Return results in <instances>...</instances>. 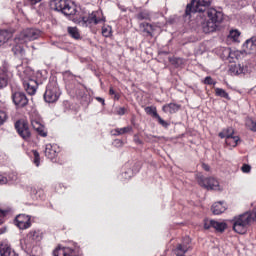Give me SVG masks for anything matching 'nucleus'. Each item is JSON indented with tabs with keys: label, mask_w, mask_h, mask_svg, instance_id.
I'll list each match as a JSON object with an SVG mask.
<instances>
[{
	"label": "nucleus",
	"mask_w": 256,
	"mask_h": 256,
	"mask_svg": "<svg viewBox=\"0 0 256 256\" xmlns=\"http://www.w3.org/2000/svg\"><path fill=\"white\" fill-rule=\"evenodd\" d=\"M201 17H205V21L201 23L203 33H215L223 21V12L210 8Z\"/></svg>",
	"instance_id": "nucleus-1"
},
{
	"label": "nucleus",
	"mask_w": 256,
	"mask_h": 256,
	"mask_svg": "<svg viewBox=\"0 0 256 256\" xmlns=\"http://www.w3.org/2000/svg\"><path fill=\"white\" fill-rule=\"evenodd\" d=\"M253 221H256V210L236 216L233 219V231L239 235H245Z\"/></svg>",
	"instance_id": "nucleus-2"
},
{
	"label": "nucleus",
	"mask_w": 256,
	"mask_h": 256,
	"mask_svg": "<svg viewBox=\"0 0 256 256\" xmlns=\"http://www.w3.org/2000/svg\"><path fill=\"white\" fill-rule=\"evenodd\" d=\"M50 8L58 11L66 17H75L77 15V5L71 0H50Z\"/></svg>",
	"instance_id": "nucleus-3"
},
{
	"label": "nucleus",
	"mask_w": 256,
	"mask_h": 256,
	"mask_svg": "<svg viewBox=\"0 0 256 256\" xmlns=\"http://www.w3.org/2000/svg\"><path fill=\"white\" fill-rule=\"evenodd\" d=\"M105 21L106 18L103 15V11L95 10L88 15L83 16L79 21V25L82 27H88L91 29L92 33H97V28H95V26L99 25V23H105Z\"/></svg>",
	"instance_id": "nucleus-4"
},
{
	"label": "nucleus",
	"mask_w": 256,
	"mask_h": 256,
	"mask_svg": "<svg viewBox=\"0 0 256 256\" xmlns=\"http://www.w3.org/2000/svg\"><path fill=\"white\" fill-rule=\"evenodd\" d=\"M213 0H192L190 4L186 6L185 17H189L191 13H201L202 17H205V13L210 9Z\"/></svg>",
	"instance_id": "nucleus-5"
},
{
	"label": "nucleus",
	"mask_w": 256,
	"mask_h": 256,
	"mask_svg": "<svg viewBox=\"0 0 256 256\" xmlns=\"http://www.w3.org/2000/svg\"><path fill=\"white\" fill-rule=\"evenodd\" d=\"M41 37V30L37 28H26L22 30L15 38V43H20V45H25L29 41H35Z\"/></svg>",
	"instance_id": "nucleus-6"
},
{
	"label": "nucleus",
	"mask_w": 256,
	"mask_h": 256,
	"mask_svg": "<svg viewBox=\"0 0 256 256\" xmlns=\"http://www.w3.org/2000/svg\"><path fill=\"white\" fill-rule=\"evenodd\" d=\"M59 97H61V89H59L57 80L49 81L44 93V101L46 103H56V101H59Z\"/></svg>",
	"instance_id": "nucleus-7"
},
{
	"label": "nucleus",
	"mask_w": 256,
	"mask_h": 256,
	"mask_svg": "<svg viewBox=\"0 0 256 256\" xmlns=\"http://www.w3.org/2000/svg\"><path fill=\"white\" fill-rule=\"evenodd\" d=\"M198 185L207 189V191H221V185H219V180L215 177H198Z\"/></svg>",
	"instance_id": "nucleus-8"
},
{
	"label": "nucleus",
	"mask_w": 256,
	"mask_h": 256,
	"mask_svg": "<svg viewBox=\"0 0 256 256\" xmlns=\"http://www.w3.org/2000/svg\"><path fill=\"white\" fill-rule=\"evenodd\" d=\"M43 239V232L41 230H30L25 239H24V245L26 246V249L31 251L35 245H37L41 240Z\"/></svg>",
	"instance_id": "nucleus-9"
},
{
	"label": "nucleus",
	"mask_w": 256,
	"mask_h": 256,
	"mask_svg": "<svg viewBox=\"0 0 256 256\" xmlns=\"http://www.w3.org/2000/svg\"><path fill=\"white\" fill-rule=\"evenodd\" d=\"M14 127L19 135L24 141H31V130L29 129V123L25 120H17Z\"/></svg>",
	"instance_id": "nucleus-10"
},
{
	"label": "nucleus",
	"mask_w": 256,
	"mask_h": 256,
	"mask_svg": "<svg viewBox=\"0 0 256 256\" xmlns=\"http://www.w3.org/2000/svg\"><path fill=\"white\" fill-rule=\"evenodd\" d=\"M53 256H81V248L77 246H58L53 251Z\"/></svg>",
	"instance_id": "nucleus-11"
},
{
	"label": "nucleus",
	"mask_w": 256,
	"mask_h": 256,
	"mask_svg": "<svg viewBox=\"0 0 256 256\" xmlns=\"http://www.w3.org/2000/svg\"><path fill=\"white\" fill-rule=\"evenodd\" d=\"M12 101L16 107L23 109V107H27L29 104V99L27 98V95H25L24 92H13L12 93Z\"/></svg>",
	"instance_id": "nucleus-12"
},
{
	"label": "nucleus",
	"mask_w": 256,
	"mask_h": 256,
	"mask_svg": "<svg viewBox=\"0 0 256 256\" xmlns=\"http://www.w3.org/2000/svg\"><path fill=\"white\" fill-rule=\"evenodd\" d=\"M59 153H61V147L57 144H46L45 147V157L50 159V161H55L57 157H59Z\"/></svg>",
	"instance_id": "nucleus-13"
},
{
	"label": "nucleus",
	"mask_w": 256,
	"mask_h": 256,
	"mask_svg": "<svg viewBox=\"0 0 256 256\" xmlns=\"http://www.w3.org/2000/svg\"><path fill=\"white\" fill-rule=\"evenodd\" d=\"M191 238L185 237L182 243L177 244L174 249V253L176 256H185L188 251H191Z\"/></svg>",
	"instance_id": "nucleus-14"
},
{
	"label": "nucleus",
	"mask_w": 256,
	"mask_h": 256,
	"mask_svg": "<svg viewBox=\"0 0 256 256\" xmlns=\"http://www.w3.org/2000/svg\"><path fill=\"white\" fill-rule=\"evenodd\" d=\"M31 125L38 135H40V137H47V130L45 129V125H43V120L41 117H32Z\"/></svg>",
	"instance_id": "nucleus-15"
},
{
	"label": "nucleus",
	"mask_w": 256,
	"mask_h": 256,
	"mask_svg": "<svg viewBox=\"0 0 256 256\" xmlns=\"http://www.w3.org/2000/svg\"><path fill=\"white\" fill-rule=\"evenodd\" d=\"M144 111H145L146 115H150L154 119H157L159 125H161L162 127H165V129H167V127H169V123L167 121L163 120V118H161L159 113H157V107L147 106L144 108Z\"/></svg>",
	"instance_id": "nucleus-16"
},
{
	"label": "nucleus",
	"mask_w": 256,
	"mask_h": 256,
	"mask_svg": "<svg viewBox=\"0 0 256 256\" xmlns=\"http://www.w3.org/2000/svg\"><path fill=\"white\" fill-rule=\"evenodd\" d=\"M24 90L28 95H35L37 93V89L39 87V83L37 80H33L31 78H26L22 80Z\"/></svg>",
	"instance_id": "nucleus-17"
},
{
	"label": "nucleus",
	"mask_w": 256,
	"mask_h": 256,
	"mask_svg": "<svg viewBox=\"0 0 256 256\" xmlns=\"http://www.w3.org/2000/svg\"><path fill=\"white\" fill-rule=\"evenodd\" d=\"M14 223L16 227H19L22 230L29 229L31 227V216L20 214L16 216Z\"/></svg>",
	"instance_id": "nucleus-18"
},
{
	"label": "nucleus",
	"mask_w": 256,
	"mask_h": 256,
	"mask_svg": "<svg viewBox=\"0 0 256 256\" xmlns=\"http://www.w3.org/2000/svg\"><path fill=\"white\" fill-rule=\"evenodd\" d=\"M242 49L245 53H248V54L256 53V38L252 37L246 40L242 46Z\"/></svg>",
	"instance_id": "nucleus-19"
},
{
	"label": "nucleus",
	"mask_w": 256,
	"mask_h": 256,
	"mask_svg": "<svg viewBox=\"0 0 256 256\" xmlns=\"http://www.w3.org/2000/svg\"><path fill=\"white\" fill-rule=\"evenodd\" d=\"M247 71V67L241 64H232L229 66L230 75H243Z\"/></svg>",
	"instance_id": "nucleus-20"
},
{
	"label": "nucleus",
	"mask_w": 256,
	"mask_h": 256,
	"mask_svg": "<svg viewBox=\"0 0 256 256\" xmlns=\"http://www.w3.org/2000/svg\"><path fill=\"white\" fill-rule=\"evenodd\" d=\"M211 211L213 215H221L227 211V206L223 202H216L212 205Z\"/></svg>",
	"instance_id": "nucleus-21"
},
{
	"label": "nucleus",
	"mask_w": 256,
	"mask_h": 256,
	"mask_svg": "<svg viewBox=\"0 0 256 256\" xmlns=\"http://www.w3.org/2000/svg\"><path fill=\"white\" fill-rule=\"evenodd\" d=\"M9 85V74L5 68H0V89H5Z\"/></svg>",
	"instance_id": "nucleus-22"
},
{
	"label": "nucleus",
	"mask_w": 256,
	"mask_h": 256,
	"mask_svg": "<svg viewBox=\"0 0 256 256\" xmlns=\"http://www.w3.org/2000/svg\"><path fill=\"white\" fill-rule=\"evenodd\" d=\"M179 109H181V105L175 103L165 104L162 107L163 113H170L171 115H173V113H177Z\"/></svg>",
	"instance_id": "nucleus-23"
},
{
	"label": "nucleus",
	"mask_w": 256,
	"mask_h": 256,
	"mask_svg": "<svg viewBox=\"0 0 256 256\" xmlns=\"http://www.w3.org/2000/svg\"><path fill=\"white\" fill-rule=\"evenodd\" d=\"M235 135V130L233 129V127H227L224 128L221 132H219L218 137H220V139H230L231 137H234Z\"/></svg>",
	"instance_id": "nucleus-24"
},
{
	"label": "nucleus",
	"mask_w": 256,
	"mask_h": 256,
	"mask_svg": "<svg viewBox=\"0 0 256 256\" xmlns=\"http://www.w3.org/2000/svg\"><path fill=\"white\" fill-rule=\"evenodd\" d=\"M13 38V32L9 30H0V47L5 45L9 39Z\"/></svg>",
	"instance_id": "nucleus-25"
},
{
	"label": "nucleus",
	"mask_w": 256,
	"mask_h": 256,
	"mask_svg": "<svg viewBox=\"0 0 256 256\" xmlns=\"http://www.w3.org/2000/svg\"><path fill=\"white\" fill-rule=\"evenodd\" d=\"M131 131H133V127L126 126L124 128H116V129L112 130L111 133H112V135L117 137L119 135H125L126 133H131Z\"/></svg>",
	"instance_id": "nucleus-26"
},
{
	"label": "nucleus",
	"mask_w": 256,
	"mask_h": 256,
	"mask_svg": "<svg viewBox=\"0 0 256 256\" xmlns=\"http://www.w3.org/2000/svg\"><path fill=\"white\" fill-rule=\"evenodd\" d=\"M136 19H138V21H150L151 12H149V10H141L136 14Z\"/></svg>",
	"instance_id": "nucleus-27"
},
{
	"label": "nucleus",
	"mask_w": 256,
	"mask_h": 256,
	"mask_svg": "<svg viewBox=\"0 0 256 256\" xmlns=\"http://www.w3.org/2000/svg\"><path fill=\"white\" fill-rule=\"evenodd\" d=\"M141 29H143V33H146L148 37H153V31H155V28H153V25L144 22L140 24Z\"/></svg>",
	"instance_id": "nucleus-28"
},
{
	"label": "nucleus",
	"mask_w": 256,
	"mask_h": 256,
	"mask_svg": "<svg viewBox=\"0 0 256 256\" xmlns=\"http://www.w3.org/2000/svg\"><path fill=\"white\" fill-rule=\"evenodd\" d=\"M212 229H215L217 233H223L225 232V229H227V223L214 220Z\"/></svg>",
	"instance_id": "nucleus-29"
},
{
	"label": "nucleus",
	"mask_w": 256,
	"mask_h": 256,
	"mask_svg": "<svg viewBox=\"0 0 256 256\" xmlns=\"http://www.w3.org/2000/svg\"><path fill=\"white\" fill-rule=\"evenodd\" d=\"M215 96L226 99L227 101H231V96H229V93H227V91H225L223 88H215Z\"/></svg>",
	"instance_id": "nucleus-30"
},
{
	"label": "nucleus",
	"mask_w": 256,
	"mask_h": 256,
	"mask_svg": "<svg viewBox=\"0 0 256 256\" xmlns=\"http://www.w3.org/2000/svg\"><path fill=\"white\" fill-rule=\"evenodd\" d=\"M245 127L248 131L256 133V120L253 118H246Z\"/></svg>",
	"instance_id": "nucleus-31"
},
{
	"label": "nucleus",
	"mask_w": 256,
	"mask_h": 256,
	"mask_svg": "<svg viewBox=\"0 0 256 256\" xmlns=\"http://www.w3.org/2000/svg\"><path fill=\"white\" fill-rule=\"evenodd\" d=\"M11 246L9 244H0V256H10Z\"/></svg>",
	"instance_id": "nucleus-32"
},
{
	"label": "nucleus",
	"mask_w": 256,
	"mask_h": 256,
	"mask_svg": "<svg viewBox=\"0 0 256 256\" xmlns=\"http://www.w3.org/2000/svg\"><path fill=\"white\" fill-rule=\"evenodd\" d=\"M67 31L68 35H70L72 39H81V34L79 33V29H77V27H68Z\"/></svg>",
	"instance_id": "nucleus-33"
},
{
	"label": "nucleus",
	"mask_w": 256,
	"mask_h": 256,
	"mask_svg": "<svg viewBox=\"0 0 256 256\" xmlns=\"http://www.w3.org/2000/svg\"><path fill=\"white\" fill-rule=\"evenodd\" d=\"M239 141H241V138H239V136H232V137L226 139L225 143L229 147H236L238 145Z\"/></svg>",
	"instance_id": "nucleus-34"
},
{
	"label": "nucleus",
	"mask_w": 256,
	"mask_h": 256,
	"mask_svg": "<svg viewBox=\"0 0 256 256\" xmlns=\"http://www.w3.org/2000/svg\"><path fill=\"white\" fill-rule=\"evenodd\" d=\"M113 35V28L110 25L102 26V36L103 37H111Z\"/></svg>",
	"instance_id": "nucleus-35"
},
{
	"label": "nucleus",
	"mask_w": 256,
	"mask_h": 256,
	"mask_svg": "<svg viewBox=\"0 0 256 256\" xmlns=\"http://www.w3.org/2000/svg\"><path fill=\"white\" fill-rule=\"evenodd\" d=\"M32 155L34 165H36V167H39L41 163V156L39 155V152L37 150H32Z\"/></svg>",
	"instance_id": "nucleus-36"
},
{
	"label": "nucleus",
	"mask_w": 256,
	"mask_h": 256,
	"mask_svg": "<svg viewBox=\"0 0 256 256\" xmlns=\"http://www.w3.org/2000/svg\"><path fill=\"white\" fill-rule=\"evenodd\" d=\"M12 51L14 52V55H21L24 51L23 44L16 43V45L12 47Z\"/></svg>",
	"instance_id": "nucleus-37"
},
{
	"label": "nucleus",
	"mask_w": 256,
	"mask_h": 256,
	"mask_svg": "<svg viewBox=\"0 0 256 256\" xmlns=\"http://www.w3.org/2000/svg\"><path fill=\"white\" fill-rule=\"evenodd\" d=\"M230 39H233V41H239V37H241V32L239 30H231L229 33Z\"/></svg>",
	"instance_id": "nucleus-38"
},
{
	"label": "nucleus",
	"mask_w": 256,
	"mask_h": 256,
	"mask_svg": "<svg viewBox=\"0 0 256 256\" xmlns=\"http://www.w3.org/2000/svg\"><path fill=\"white\" fill-rule=\"evenodd\" d=\"M109 95H113V99L114 101H119V99H121V94L115 92V89H113V87H110L109 89Z\"/></svg>",
	"instance_id": "nucleus-39"
},
{
	"label": "nucleus",
	"mask_w": 256,
	"mask_h": 256,
	"mask_svg": "<svg viewBox=\"0 0 256 256\" xmlns=\"http://www.w3.org/2000/svg\"><path fill=\"white\" fill-rule=\"evenodd\" d=\"M7 121V112L0 110V126L3 125Z\"/></svg>",
	"instance_id": "nucleus-40"
},
{
	"label": "nucleus",
	"mask_w": 256,
	"mask_h": 256,
	"mask_svg": "<svg viewBox=\"0 0 256 256\" xmlns=\"http://www.w3.org/2000/svg\"><path fill=\"white\" fill-rule=\"evenodd\" d=\"M214 221L215 220L204 219V229L209 230L211 227L213 228Z\"/></svg>",
	"instance_id": "nucleus-41"
},
{
	"label": "nucleus",
	"mask_w": 256,
	"mask_h": 256,
	"mask_svg": "<svg viewBox=\"0 0 256 256\" xmlns=\"http://www.w3.org/2000/svg\"><path fill=\"white\" fill-rule=\"evenodd\" d=\"M204 85H215V81H213V78H211V76H207L204 81H203Z\"/></svg>",
	"instance_id": "nucleus-42"
},
{
	"label": "nucleus",
	"mask_w": 256,
	"mask_h": 256,
	"mask_svg": "<svg viewBox=\"0 0 256 256\" xmlns=\"http://www.w3.org/2000/svg\"><path fill=\"white\" fill-rule=\"evenodd\" d=\"M241 171L242 173H251V166L249 164H243Z\"/></svg>",
	"instance_id": "nucleus-43"
},
{
	"label": "nucleus",
	"mask_w": 256,
	"mask_h": 256,
	"mask_svg": "<svg viewBox=\"0 0 256 256\" xmlns=\"http://www.w3.org/2000/svg\"><path fill=\"white\" fill-rule=\"evenodd\" d=\"M125 113H127V108H125V107H119L116 110V115L123 116V115H125Z\"/></svg>",
	"instance_id": "nucleus-44"
},
{
	"label": "nucleus",
	"mask_w": 256,
	"mask_h": 256,
	"mask_svg": "<svg viewBox=\"0 0 256 256\" xmlns=\"http://www.w3.org/2000/svg\"><path fill=\"white\" fill-rule=\"evenodd\" d=\"M7 213V210L0 209V225H2L3 219H5V217L7 216Z\"/></svg>",
	"instance_id": "nucleus-45"
},
{
	"label": "nucleus",
	"mask_w": 256,
	"mask_h": 256,
	"mask_svg": "<svg viewBox=\"0 0 256 256\" xmlns=\"http://www.w3.org/2000/svg\"><path fill=\"white\" fill-rule=\"evenodd\" d=\"M241 56V52L240 51H234L230 53V57H236V59H239V57Z\"/></svg>",
	"instance_id": "nucleus-46"
},
{
	"label": "nucleus",
	"mask_w": 256,
	"mask_h": 256,
	"mask_svg": "<svg viewBox=\"0 0 256 256\" xmlns=\"http://www.w3.org/2000/svg\"><path fill=\"white\" fill-rule=\"evenodd\" d=\"M114 144L116 145V147H123V140L116 139L114 140Z\"/></svg>",
	"instance_id": "nucleus-47"
},
{
	"label": "nucleus",
	"mask_w": 256,
	"mask_h": 256,
	"mask_svg": "<svg viewBox=\"0 0 256 256\" xmlns=\"http://www.w3.org/2000/svg\"><path fill=\"white\" fill-rule=\"evenodd\" d=\"M7 183V177L0 175V185H5Z\"/></svg>",
	"instance_id": "nucleus-48"
},
{
	"label": "nucleus",
	"mask_w": 256,
	"mask_h": 256,
	"mask_svg": "<svg viewBox=\"0 0 256 256\" xmlns=\"http://www.w3.org/2000/svg\"><path fill=\"white\" fill-rule=\"evenodd\" d=\"M30 5H37V3H41V0H27Z\"/></svg>",
	"instance_id": "nucleus-49"
},
{
	"label": "nucleus",
	"mask_w": 256,
	"mask_h": 256,
	"mask_svg": "<svg viewBox=\"0 0 256 256\" xmlns=\"http://www.w3.org/2000/svg\"><path fill=\"white\" fill-rule=\"evenodd\" d=\"M96 101H98V103H101L102 105H105V99L101 97H96Z\"/></svg>",
	"instance_id": "nucleus-50"
},
{
	"label": "nucleus",
	"mask_w": 256,
	"mask_h": 256,
	"mask_svg": "<svg viewBox=\"0 0 256 256\" xmlns=\"http://www.w3.org/2000/svg\"><path fill=\"white\" fill-rule=\"evenodd\" d=\"M204 171H209L210 167L207 164L202 165Z\"/></svg>",
	"instance_id": "nucleus-51"
},
{
	"label": "nucleus",
	"mask_w": 256,
	"mask_h": 256,
	"mask_svg": "<svg viewBox=\"0 0 256 256\" xmlns=\"http://www.w3.org/2000/svg\"><path fill=\"white\" fill-rule=\"evenodd\" d=\"M35 194L39 195V197H41V195H43V190L39 189V190L36 191Z\"/></svg>",
	"instance_id": "nucleus-52"
},
{
	"label": "nucleus",
	"mask_w": 256,
	"mask_h": 256,
	"mask_svg": "<svg viewBox=\"0 0 256 256\" xmlns=\"http://www.w3.org/2000/svg\"><path fill=\"white\" fill-rule=\"evenodd\" d=\"M137 142L141 143V140H137Z\"/></svg>",
	"instance_id": "nucleus-53"
}]
</instances>
